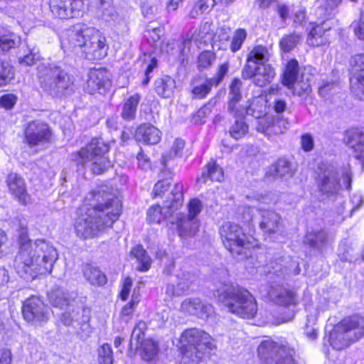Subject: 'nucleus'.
<instances>
[{"label":"nucleus","instance_id":"c9c22d12","mask_svg":"<svg viewBox=\"0 0 364 364\" xmlns=\"http://www.w3.org/2000/svg\"><path fill=\"white\" fill-rule=\"evenodd\" d=\"M132 255H133L139 264H140L138 267V269L141 272H146L151 267V259L149 255H147L145 250L143 248L141 245L135 246L132 252Z\"/></svg>","mask_w":364,"mask_h":364},{"label":"nucleus","instance_id":"774afa93","mask_svg":"<svg viewBox=\"0 0 364 364\" xmlns=\"http://www.w3.org/2000/svg\"><path fill=\"white\" fill-rule=\"evenodd\" d=\"M166 299H172L173 297L180 296L181 293H178V287L176 284H169L166 289Z\"/></svg>","mask_w":364,"mask_h":364},{"label":"nucleus","instance_id":"aec40b11","mask_svg":"<svg viewBox=\"0 0 364 364\" xmlns=\"http://www.w3.org/2000/svg\"><path fill=\"white\" fill-rule=\"evenodd\" d=\"M25 135L28 144L33 146L48 141L50 132L47 124L32 122L28 124Z\"/></svg>","mask_w":364,"mask_h":364},{"label":"nucleus","instance_id":"1a4fd4ad","mask_svg":"<svg viewBox=\"0 0 364 364\" xmlns=\"http://www.w3.org/2000/svg\"><path fill=\"white\" fill-rule=\"evenodd\" d=\"M364 336V314L354 315L342 320L329 335L331 346L342 350Z\"/></svg>","mask_w":364,"mask_h":364},{"label":"nucleus","instance_id":"3c124183","mask_svg":"<svg viewBox=\"0 0 364 364\" xmlns=\"http://www.w3.org/2000/svg\"><path fill=\"white\" fill-rule=\"evenodd\" d=\"M275 172L280 177L291 176L293 173L291 164L285 159H279L275 165Z\"/></svg>","mask_w":364,"mask_h":364},{"label":"nucleus","instance_id":"b1692460","mask_svg":"<svg viewBox=\"0 0 364 364\" xmlns=\"http://www.w3.org/2000/svg\"><path fill=\"white\" fill-rule=\"evenodd\" d=\"M269 294L272 301L278 306H296L299 303V298L293 289L272 287Z\"/></svg>","mask_w":364,"mask_h":364},{"label":"nucleus","instance_id":"6ab92c4d","mask_svg":"<svg viewBox=\"0 0 364 364\" xmlns=\"http://www.w3.org/2000/svg\"><path fill=\"white\" fill-rule=\"evenodd\" d=\"M350 65L351 88L360 98H362L360 94L364 95V54L354 55L350 60Z\"/></svg>","mask_w":364,"mask_h":364},{"label":"nucleus","instance_id":"de8ad7c7","mask_svg":"<svg viewBox=\"0 0 364 364\" xmlns=\"http://www.w3.org/2000/svg\"><path fill=\"white\" fill-rule=\"evenodd\" d=\"M215 85L213 80L205 79L203 82L196 85L193 87L192 92L197 98H204L210 91L212 87Z\"/></svg>","mask_w":364,"mask_h":364},{"label":"nucleus","instance_id":"49530a36","mask_svg":"<svg viewBox=\"0 0 364 364\" xmlns=\"http://www.w3.org/2000/svg\"><path fill=\"white\" fill-rule=\"evenodd\" d=\"M301 38V36L296 33L284 36L279 43L281 49L284 52L291 50L300 42Z\"/></svg>","mask_w":364,"mask_h":364},{"label":"nucleus","instance_id":"a878e982","mask_svg":"<svg viewBox=\"0 0 364 364\" xmlns=\"http://www.w3.org/2000/svg\"><path fill=\"white\" fill-rule=\"evenodd\" d=\"M261 221L259 227L264 232L272 234L280 230L282 226V218L274 211L261 210Z\"/></svg>","mask_w":364,"mask_h":364},{"label":"nucleus","instance_id":"2f4dec72","mask_svg":"<svg viewBox=\"0 0 364 364\" xmlns=\"http://www.w3.org/2000/svg\"><path fill=\"white\" fill-rule=\"evenodd\" d=\"M175 88V81L168 76L158 78L155 81V90L159 95L163 97H169L172 95Z\"/></svg>","mask_w":364,"mask_h":364},{"label":"nucleus","instance_id":"a19ab883","mask_svg":"<svg viewBox=\"0 0 364 364\" xmlns=\"http://www.w3.org/2000/svg\"><path fill=\"white\" fill-rule=\"evenodd\" d=\"M242 87V82L240 79L235 78L234 79L230 86V94H229V100H230V109L232 110L235 103L240 102L242 95L240 93V90Z\"/></svg>","mask_w":364,"mask_h":364},{"label":"nucleus","instance_id":"39448f33","mask_svg":"<svg viewBox=\"0 0 364 364\" xmlns=\"http://www.w3.org/2000/svg\"><path fill=\"white\" fill-rule=\"evenodd\" d=\"M215 296L230 312L240 317L252 318L257 312L255 297L243 288L232 284H225L215 291Z\"/></svg>","mask_w":364,"mask_h":364},{"label":"nucleus","instance_id":"20e7f679","mask_svg":"<svg viewBox=\"0 0 364 364\" xmlns=\"http://www.w3.org/2000/svg\"><path fill=\"white\" fill-rule=\"evenodd\" d=\"M352 174L350 166L338 170L329 164L318 166L316 182L319 196L324 199H333L343 189L351 187Z\"/></svg>","mask_w":364,"mask_h":364},{"label":"nucleus","instance_id":"423d86ee","mask_svg":"<svg viewBox=\"0 0 364 364\" xmlns=\"http://www.w3.org/2000/svg\"><path fill=\"white\" fill-rule=\"evenodd\" d=\"M37 77L41 87L53 97L61 98L72 91L71 76L55 63L39 64Z\"/></svg>","mask_w":364,"mask_h":364},{"label":"nucleus","instance_id":"8fccbe9b","mask_svg":"<svg viewBox=\"0 0 364 364\" xmlns=\"http://www.w3.org/2000/svg\"><path fill=\"white\" fill-rule=\"evenodd\" d=\"M40 58L38 50L33 48L28 49V53L18 58V63L25 66H32Z\"/></svg>","mask_w":364,"mask_h":364},{"label":"nucleus","instance_id":"4c0bfd02","mask_svg":"<svg viewBox=\"0 0 364 364\" xmlns=\"http://www.w3.org/2000/svg\"><path fill=\"white\" fill-rule=\"evenodd\" d=\"M139 302V295L138 293H136V289H134L132 296V300L122 308L120 312V318L122 321H123L124 323H128L129 321H131L136 306Z\"/></svg>","mask_w":364,"mask_h":364},{"label":"nucleus","instance_id":"5701e85b","mask_svg":"<svg viewBox=\"0 0 364 364\" xmlns=\"http://www.w3.org/2000/svg\"><path fill=\"white\" fill-rule=\"evenodd\" d=\"M172 224H176L177 230L181 237L186 238L195 236L199 230V220L183 216L176 213L174 218L170 220Z\"/></svg>","mask_w":364,"mask_h":364},{"label":"nucleus","instance_id":"7ed1b4c3","mask_svg":"<svg viewBox=\"0 0 364 364\" xmlns=\"http://www.w3.org/2000/svg\"><path fill=\"white\" fill-rule=\"evenodd\" d=\"M70 48H80L89 59H101L107 55L108 46L104 34L92 26L77 24L68 32Z\"/></svg>","mask_w":364,"mask_h":364},{"label":"nucleus","instance_id":"f3484780","mask_svg":"<svg viewBox=\"0 0 364 364\" xmlns=\"http://www.w3.org/2000/svg\"><path fill=\"white\" fill-rule=\"evenodd\" d=\"M50 8L53 15L66 19L80 15L83 8L82 0H50Z\"/></svg>","mask_w":364,"mask_h":364},{"label":"nucleus","instance_id":"5fc2aeb1","mask_svg":"<svg viewBox=\"0 0 364 364\" xmlns=\"http://www.w3.org/2000/svg\"><path fill=\"white\" fill-rule=\"evenodd\" d=\"M146 328V324L143 321H139L137 322L133 329L132 336H131V342L132 343L134 341H136L138 343L141 342V340L144 338V333Z\"/></svg>","mask_w":364,"mask_h":364},{"label":"nucleus","instance_id":"37998d69","mask_svg":"<svg viewBox=\"0 0 364 364\" xmlns=\"http://www.w3.org/2000/svg\"><path fill=\"white\" fill-rule=\"evenodd\" d=\"M229 132L232 138L238 140L244 137L247 134L248 126L242 119H237L230 127Z\"/></svg>","mask_w":364,"mask_h":364},{"label":"nucleus","instance_id":"c756f323","mask_svg":"<svg viewBox=\"0 0 364 364\" xmlns=\"http://www.w3.org/2000/svg\"><path fill=\"white\" fill-rule=\"evenodd\" d=\"M21 43L20 37L14 33L0 28V53H6L18 46Z\"/></svg>","mask_w":364,"mask_h":364},{"label":"nucleus","instance_id":"864d4df0","mask_svg":"<svg viewBox=\"0 0 364 364\" xmlns=\"http://www.w3.org/2000/svg\"><path fill=\"white\" fill-rule=\"evenodd\" d=\"M215 60L213 53L205 50L202 52L198 58V67L200 68H207L210 67Z\"/></svg>","mask_w":364,"mask_h":364},{"label":"nucleus","instance_id":"f257e3e1","mask_svg":"<svg viewBox=\"0 0 364 364\" xmlns=\"http://www.w3.org/2000/svg\"><path fill=\"white\" fill-rule=\"evenodd\" d=\"M121 212L119 199L109 192L107 186H98L85 196L75 220V233L83 239L97 237L112 226Z\"/></svg>","mask_w":364,"mask_h":364},{"label":"nucleus","instance_id":"c85d7f7f","mask_svg":"<svg viewBox=\"0 0 364 364\" xmlns=\"http://www.w3.org/2000/svg\"><path fill=\"white\" fill-rule=\"evenodd\" d=\"M48 299L53 306L61 309L68 306L70 301L68 293L59 287L53 288L48 292Z\"/></svg>","mask_w":364,"mask_h":364},{"label":"nucleus","instance_id":"72a5a7b5","mask_svg":"<svg viewBox=\"0 0 364 364\" xmlns=\"http://www.w3.org/2000/svg\"><path fill=\"white\" fill-rule=\"evenodd\" d=\"M84 276L92 285L101 286L107 282L105 275L100 269L88 264L85 267Z\"/></svg>","mask_w":364,"mask_h":364},{"label":"nucleus","instance_id":"393cba45","mask_svg":"<svg viewBox=\"0 0 364 364\" xmlns=\"http://www.w3.org/2000/svg\"><path fill=\"white\" fill-rule=\"evenodd\" d=\"M161 132L156 127L144 124L139 126L136 131V139L145 144H156L161 139Z\"/></svg>","mask_w":364,"mask_h":364},{"label":"nucleus","instance_id":"cd10ccee","mask_svg":"<svg viewBox=\"0 0 364 364\" xmlns=\"http://www.w3.org/2000/svg\"><path fill=\"white\" fill-rule=\"evenodd\" d=\"M267 100L263 96L253 97L246 105V113L257 119H260L267 113Z\"/></svg>","mask_w":364,"mask_h":364},{"label":"nucleus","instance_id":"58836bf2","mask_svg":"<svg viewBox=\"0 0 364 364\" xmlns=\"http://www.w3.org/2000/svg\"><path fill=\"white\" fill-rule=\"evenodd\" d=\"M230 29L228 27H220L216 31L213 36V47H218V49H225L227 42L230 39Z\"/></svg>","mask_w":364,"mask_h":364},{"label":"nucleus","instance_id":"f8f14e48","mask_svg":"<svg viewBox=\"0 0 364 364\" xmlns=\"http://www.w3.org/2000/svg\"><path fill=\"white\" fill-rule=\"evenodd\" d=\"M312 76L309 73H302L299 77V63L295 59L290 60L283 74L282 84L294 95L299 97L308 95L311 90L310 82Z\"/></svg>","mask_w":364,"mask_h":364},{"label":"nucleus","instance_id":"4d7b16f0","mask_svg":"<svg viewBox=\"0 0 364 364\" xmlns=\"http://www.w3.org/2000/svg\"><path fill=\"white\" fill-rule=\"evenodd\" d=\"M190 277L191 275L188 273H182L181 276H178L177 281L176 282L178 293L183 294L189 289L191 285Z\"/></svg>","mask_w":364,"mask_h":364},{"label":"nucleus","instance_id":"052dcab7","mask_svg":"<svg viewBox=\"0 0 364 364\" xmlns=\"http://www.w3.org/2000/svg\"><path fill=\"white\" fill-rule=\"evenodd\" d=\"M169 187L170 182L168 181V180L159 181L154 186V196H163Z\"/></svg>","mask_w":364,"mask_h":364},{"label":"nucleus","instance_id":"bf43d9fd","mask_svg":"<svg viewBox=\"0 0 364 364\" xmlns=\"http://www.w3.org/2000/svg\"><path fill=\"white\" fill-rule=\"evenodd\" d=\"M17 101V97L13 94H6L0 97V106L6 109L13 108Z\"/></svg>","mask_w":364,"mask_h":364},{"label":"nucleus","instance_id":"ea45409f","mask_svg":"<svg viewBox=\"0 0 364 364\" xmlns=\"http://www.w3.org/2000/svg\"><path fill=\"white\" fill-rule=\"evenodd\" d=\"M257 129L258 132L264 133L268 136H271L272 134H277L282 133L281 130H278V126L272 124V120L269 117H262L259 119Z\"/></svg>","mask_w":364,"mask_h":364},{"label":"nucleus","instance_id":"0eeeda50","mask_svg":"<svg viewBox=\"0 0 364 364\" xmlns=\"http://www.w3.org/2000/svg\"><path fill=\"white\" fill-rule=\"evenodd\" d=\"M269 58L270 54L265 47L255 46L247 55V63L242 70V78H252L254 84L259 87L270 83L276 73L270 65L264 63Z\"/></svg>","mask_w":364,"mask_h":364},{"label":"nucleus","instance_id":"09e8293b","mask_svg":"<svg viewBox=\"0 0 364 364\" xmlns=\"http://www.w3.org/2000/svg\"><path fill=\"white\" fill-rule=\"evenodd\" d=\"M247 37V32L243 28L235 31L230 44V50L232 52L239 50Z\"/></svg>","mask_w":364,"mask_h":364},{"label":"nucleus","instance_id":"13d9d810","mask_svg":"<svg viewBox=\"0 0 364 364\" xmlns=\"http://www.w3.org/2000/svg\"><path fill=\"white\" fill-rule=\"evenodd\" d=\"M212 24L209 22H205L202 23L199 28L198 37L203 40L204 39L205 41L208 40H213V29H212Z\"/></svg>","mask_w":364,"mask_h":364},{"label":"nucleus","instance_id":"79ce46f5","mask_svg":"<svg viewBox=\"0 0 364 364\" xmlns=\"http://www.w3.org/2000/svg\"><path fill=\"white\" fill-rule=\"evenodd\" d=\"M185 146V142L183 140L181 139H177L174 141L171 149L163 155L162 156V164L164 166H167V164L169 160L173 159L176 157L181 156V151H183Z\"/></svg>","mask_w":364,"mask_h":364},{"label":"nucleus","instance_id":"9b49d317","mask_svg":"<svg viewBox=\"0 0 364 364\" xmlns=\"http://www.w3.org/2000/svg\"><path fill=\"white\" fill-rule=\"evenodd\" d=\"M219 234L223 245L232 255L245 254V250L253 245L252 238L237 224L225 223L220 228Z\"/></svg>","mask_w":364,"mask_h":364},{"label":"nucleus","instance_id":"9d476101","mask_svg":"<svg viewBox=\"0 0 364 364\" xmlns=\"http://www.w3.org/2000/svg\"><path fill=\"white\" fill-rule=\"evenodd\" d=\"M179 342L184 358H190L196 363L202 358V352L213 348L211 336L198 328L185 330L181 336Z\"/></svg>","mask_w":364,"mask_h":364},{"label":"nucleus","instance_id":"e433bc0d","mask_svg":"<svg viewBox=\"0 0 364 364\" xmlns=\"http://www.w3.org/2000/svg\"><path fill=\"white\" fill-rule=\"evenodd\" d=\"M328 237L326 232L320 230L318 232H309L305 237V243L315 248L323 247L328 242Z\"/></svg>","mask_w":364,"mask_h":364},{"label":"nucleus","instance_id":"4be33fe9","mask_svg":"<svg viewBox=\"0 0 364 364\" xmlns=\"http://www.w3.org/2000/svg\"><path fill=\"white\" fill-rule=\"evenodd\" d=\"M344 141L353 150L355 158L364 166V129L353 128L345 134Z\"/></svg>","mask_w":364,"mask_h":364},{"label":"nucleus","instance_id":"bb28decb","mask_svg":"<svg viewBox=\"0 0 364 364\" xmlns=\"http://www.w3.org/2000/svg\"><path fill=\"white\" fill-rule=\"evenodd\" d=\"M325 23L313 26L308 34L306 43L312 47L325 46L329 42L326 32L330 27L325 26Z\"/></svg>","mask_w":364,"mask_h":364},{"label":"nucleus","instance_id":"c03bdc74","mask_svg":"<svg viewBox=\"0 0 364 364\" xmlns=\"http://www.w3.org/2000/svg\"><path fill=\"white\" fill-rule=\"evenodd\" d=\"M98 362L100 364H113V352L108 343H103L97 350Z\"/></svg>","mask_w":364,"mask_h":364},{"label":"nucleus","instance_id":"f03ea898","mask_svg":"<svg viewBox=\"0 0 364 364\" xmlns=\"http://www.w3.org/2000/svg\"><path fill=\"white\" fill-rule=\"evenodd\" d=\"M58 259V252L51 244L44 240L31 241L26 230L20 233L14 267L21 277L33 279L38 275L50 274Z\"/></svg>","mask_w":364,"mask_h":364},{"label":"nucleus","instance_id":"e2e57ef3","mask_svg":"<svg viewBox=\"0 0 364 364\" xmlns=\"http://www.w3.org/2000/svg\"><path fill=\"white\" fill-rule=\"evenodd\" d=\"M228 69L229 65L227 63H223L219 66L216 75L212 78H210V80H213V82L215 84V85H218L222 81L225 75L228 73Z\"/></svg>","mask_w":364,"mask_h":364},{"label":"nucleus","instance_id":"0e129e2a","mask_svg":"<svg viewBox=\"0 0 364 364\" xmlns=\"http://www.w3.org/2000/svg\"><path fill=\"white\" fill-rule=\"evenodd\" d=\"M301 144L305 151H311L314 148V139L312 136L309 134H304L301 138Z\"/></svg>","mask_w":364,"mask_h":364},{"label":"nucleus","instance_id":"a211bd4d","mask_svg":"<svg viewBox=\"0 0 364 364\" xmlns=\"http://www.w3.org/2000/svg\"><path fill=\"white\" fill-rule=\"evenodd\" d=\"M9 193L18 202L23 205L31 203V196L27 191L25 180L16 173H11L6 177Z\"/></svg>","mask_w":364,"mask_h":364},{"label":"nucleus","instance_id":"338daca9","mask_svg":"<svg viewBox=\"0 0 364 364\" xmlns=\"http://www.w3.org/2000/svg\"><path fill=\"white\" fill-rule=\"evenodd\" d=\"M216 3H218L216 0H198L196 4L199 6V10L205 12L213 7Z\"/></svg>","mask_w":364,"mask_h":364},{"label":"nucleus","instance_id":"ddd939ff","mask_svg":"<svg viewBox=\"0 0 364 364\" xmlns=\"http://www.w3.org/2000/svg\"><path fill=\"white\" fill-rule=\"evenodd\" d=\"M171 198L166 201L164 208L159 205H153L147 210V220L150 223H160L167 219L171 220L176 214L175 211L180 208L183 201V185L177 183L171 193Z\"/></svg>","mask_w":364,"mask_h":364},{"label":"nucleus","instance_id":"f704fd0d","mask_svg":"<svg viewBox=\"0 0 364 364\" xmlns=\"http://www.w3.org/2000/svg\"><path fill=\"white\" fill-rule=\"evenodd\" d=\"M140 343V354L143 360L146 361L153 360L158 354L157 343L152 339H146Z\"/></svg>","mask_w":364,"mask_h":364},{"label":"nucleus","instance_id":"680f3d73","mask_svg":"<svg viewBox=\"0 0 364 364\" xmlns=\"http://www.w3.org/2000/svg\"><path fill=\"white\" fill-rule=\"evenodd\" d=\"M132 287V281L129 277L124 279L122 283L119 296L122 301H126L129 295Z\"/></svg>","mask_w":364,"mask_h":364},{"label":"nucleus","instance_id":"4468645a","mask_svg":"<svg viewBox=\"0 0 364 364\" xmlns=\"http://www.w3.org/2000/svg\"><path fill=\"white\" fill-rule=\"evenodd\" d=\"M22 314L28 322L39 324L48 320L49 308L38 297L31 296L24 301Z\"/></svg>","mask_w":364,"mask_h":364},{"label":"nucleus","instance_id":"7c9ffc66","mask_svg":"<svg viewBox=\"0 0 364 364\" xmlns=\"http://www.w3.org/2000/svg\"><path fill=\"white\" fill-rule=\"evenodd\" d=\"M224 174L221 167H220L215 161H210L206 166V171H205L201 176V178L198 179V182L205 183L206 179L209 178L213 181H221L223 180Z\"/></svg>","mask_w":364,"mask_h":364},{"label":"nucleus","instance_id":"2eb2a0df","mask_svg":"<svg viewBox=\"0 0 364 364\" xmlns=\"http://www.w3.org/2000/svg\"><path fill=\"white\" fill-rule=\"evenodd\" d=\"M259 355L262 358L272 356L276 353L273 361L269 364H294L293 358L294 350L287 352L284 348H278L276 344L271 341H262L257 348Z\"/></svg>","mask_w":364,"mask_h":364},{"label":"nucleus","instance_id":"412c9836","mask_svg":"<svg viewBox=\"0 0 364 364\" xmlns=\"http://www.w3.org/2000/svg\"><path fill=\"white\" fill-rule=\"evenodd\" d=\"M109 84V73L105 69H93L87 74L84 90L89 94L101 92Z\"/></svg>","mask_w":364,"mask_h":364},{"label":"nucleus","instance_id":"473e14b6","mask_svg":"<svg viewBox=\"0 0 364 364\" xmlns=\"http://www.w3.org/2000/svg\"><path fill=\"white\" fill-rule=\"evenodd\" d=\"M141 100L139 94H134L131 96L123 105L122 110V117L125 120H132L135 118L137 106Z\"/></svg>","mask_w":364,"mask_h":364},{"label":"nucleus","instance_id":"dca6fc26","mask_svg":"<svg viewBox=\"0 0 364 364\" xmlns=\"http://www.w3.org/2000/svg\"><path fill=\"white\" fill-rule=\"evenodd\" d=\"M179 311L185 315L206 320L212 316L214 310L211 304L203 301L199 298H188L181 302Z\"/></svg>","mask_w":364,"mask_h":364},{"label":"nucleus","instance_id":"6e6552de","mask_svg":"<svg viewBox=\"0 0 364 364\" xmlns=\"http://www.w3.org/2000/svg\"><path fill=\"white\" fill-rule=\"evenodd\" d=\"M109 146L100 139H93L84 148L72 154V160L77 165L87 166L95 174H101L112 166L106 156Z\"/></svg>","mask_w":364,"mask_h":364},{"label":"nucleus","instance_id":"603ef678","mask_svg":"<svg viewBox=\"0 0 364 364\" xmlns=\"http://www.w3.org/2000/svg\"><path fill=\"white\" fill-rule=\"evenodd\" d=\"M203 209L202 202L198 198L191 199L188 204V214L186 216L191 219H197V216Z\"/></svg>","mask_w":364,"mask_h":364},{"label":"nucleus","instance_id":"69168bd1","mask_svg":"<svg viewBox=\"0 0 364 364\" xmlns=\"http://www.w3.org/2000/svg\"><path fill=\"white\" fill-rule=\"evenodd\" d=\"M228 111L234 117H241L246 113V106H242L238 103H235L232 110L230 109V102H228Z\"/></svg>","mask_w":364,"mask_h":364},{"label":"nucleus","instance_id":"6e6d98bb","mask_svg":"<svg viewBox=\"0 0 364 364\" xmlns=\"http://www.w3.org/2000/svg\"><path fill=\"white\" fill-rule=\"evenodd\" d=\"M354 35L360 40L364 41V14H362L358 20L353 21L350 25Z\"/></svg>","mask_w":364,"mask_h":364},{"label":"nucleus","instance_id":"a18cd8bd","mask_svg":"<svg viewBox=\"0 0 364 364\" xmlns=\"http://www.w3.org/2000/svg\"><path fill=\"white\" fill-rule=\"evenodd\" d=\"M14 78L13 68L8 63L0 60V87L8 84Z\"/></svg>","mask_w":364,"mask_h":364}]
</instances>
